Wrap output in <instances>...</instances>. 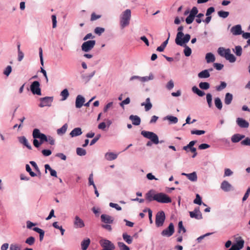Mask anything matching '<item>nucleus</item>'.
<instances>
[{"mask_svg": "<svg viewBox=\"0 0 250 250\" xmlns=\"http://www.w3.org/2000/svg\"><path fill=\"white\" fill-rule=\"evenodd\" d=\"M184 29V26H180L178 29V33L175 39V43L180 46H184V44L188 43L190 39V35L187 34L184 35L182 31Z\"/></svg>", "mask_w": 250, "mask_h": 250, "instance_id": "1", "label": "nucleus"}, {"mask_svg": "<svg viewBox=\"0 0 250 250\" xmlns=\"http://www.w3.org/2000/svg\"><path fill=\"white\" fill-rule=\"evenodd\" d=\"M32 135L34 138L33 145L36 147H39L44 142L47 141V136L45 134L41 133L39 129H34Z\"/></svg>", "mask_w": 250, "mask_h": 250, "instance_id": "2", "label": "nucleus"}, {"mask_svg": "<svg viewBox=\"0 0 250 250\" xmlns=\"http://www.w3.org/2000/svg\"><path fill=\"white\" fill-rule=\"evenodd\" d=\"M131 18V11L129 9L125 10L121 15L120 25L124 28L129 24Z\"/></svg>", "mask_w": 250, "mask_h": 250, "instance_id": "3", "label": "nucleus"}, {"mask_svg": "<svg viewBox=\"0 0 250 250\" xmlns=\"http://www.w3.org/2000/svg\"><path fill=\"white\" fill-rule=\"evenodd\" d=\"M141 134L145 138L150 140V141L154 144L159 143V138L157 134L153 132L143 130Z\"/></svg>", "mask_w": 250, "mask_h": 250, "instance_id": "4", "label": "nucleus"}, {"mask_svg": "<svg viewBox=\"0 0 250 250\" xmlns=\"http://www.w3.org/2000/svg\"><path fill=\"white\" fill-rule=\"evenodd\" d=\"M154 200L161 203H169L171 202V198L167 194L160 192L156 193Z\"/></svg>", "mask_w": 250, "mask_h": 250, "instance_id": "5", "label": "nucleus"}, {"mask_svg": "<svg viewBox=\"0 0 250 250\" xmlns=\"http://www.w3.org/2000/svg\"><path fill=\"white\" fill-rule=\"evenodd\" d=\"M166 219L165 212L163 211H159L156 215L155 219V224L157 227H161L163 225Z\"/></svg>", "mask_w": 250, "mask_h": 250, "instance_id": "6", "label": "nucleus"}, {"mask_svg": "<svg viewBox=\"0 0 250 250\" xmlns=\"http://www.w3.org/2000/svg\"><path fill=\"white\" fill-rule=\"evenodd\" d=\"M96 42L94 40H90L84 42L82 45V49L84 52H88L95 46Z\"/></svg>", "mask_w": 250, "mask_h": 250, "instance_id": "7", "label": "nucleus"}, {"mask_svg": "<svg viewBox=\"0 0 250 250\" xmlns=\"http://www.w3.org/2000/svg\"><path fill=\"white\" fill-rule=\"evenodd\" d=\"M40 83L38 81H34L32 83L30 86V89L33 94L38 95H41V90L40 88Z\"/></svg>", "mask_w": 250, "mask_h": 250, "instance_id": "8", "label": "nucleus"}, {"mask_svg": "<svg viewBox=\"0 0 250 250\" xmlns=\"http://www.w3.org/2000/svg\"><path fill=\"white\" fill-rule=\"evenodd\" d=\"M174 232V227L173 223H171L169 224L168 227L166 229H164L161 234L163 236L170 237Z\"/></svg>", "mask_w": 250, "mask_h": 250, "instance_id": "9", "label": "nucleus"}, {"mask_svg": "<svg viewBox=\"0 0 250 250\" xmlns=\"http://www.w3.org/2000/svg\"><path fill=\"white\" fill-rule=\"evenodd\" d=\"M41 103L39 104V106L41 107L46 106H50L51 103L52 102L53 99L50 97H46L44 98H42L40 99Z\"/></svg>", "mask_w": 250, "mask_h": 250, "instance_id": "10", "label": "nucleus"}, {"mask_svg": "<svg viewBox=\"0 0 250 250\" xmlns=\"http://www.w3.org/2000/svg\"><path fill=\"white\" fill-rule=\"evenodd\" d=\"M74 227L76 229L82 228L85 226L83 221L78 216H76L74 219Z\"/></svg>", "mask_w": 250, "mask_h": 250, "instance_id": "11", "label": "nucleus"}, {"mask_svg": "<svg viewBox=\"0 0 250 250\" xmlns=\"http://www.w3.org/2000/svg\"><path fill=\"white\" fill-rule=\"evenodd\" d=\"M189 215L191 218H194L197 220L202 218V215L199 207L196 208L193 211H190Z\"/></svg>", "mask_w": 250, "mask_h": 250, "instance_id": "12", "label": "nucleus"}, {"mask_svg": "<svg viewBox=\"0 0 250 250\" xmlns=\"http://www.w3.org/2000/svg\"><path fill=\"white\" fill-rule=\"evenodd\" d=\"M100 243L103 249H115L114 245L109 240L106 239L102 240Z\"/></svg>", "mask_w": 250, "mask_h": 250, "instance_id": "13", "label": "nucleus"}, {"mask_svg": "<svg viewBox=\"0 0 250 250\" xmlns=\"http://www.w3.org/2000/svg\"><path fill=\"white\" fill-rule=\"evenodd\" d=\"M230 32L234 36L241 35L243 33L241 25L237 24L232 26Z\"/></svg>", "mask_w": 250, "mask_h": 250, "instance_id": "14", "label": "nucleus"}, {"mask_svg": "<svg viewBox=\"0 0 250 250\" xmlns=\"http://www.w3.org/2000/svg\"><path fill=\"white\" fill-rule=\"evenodd\" d=\"M101 218L102 221L104 223L112 224L113 222V218L108 215L102 214Z\"/></svg>", "mask_w": 250, "mask_h": 250, "instance_id": "15", "label": "nucleus"}, {"mask_svg": "<svg viewBox=\"0 0 250 250\" xmlns=\"http://www.w3.org/2000/svg\"><path fill=\"white\" fill-rule=\"evenodd\" d=\"M84 102V98L82 96L79 95L76 99V107L78 108H81L83 105Z\"/></svg>", "mask_w": 250, "mask_h": 250, "instance_id": "16", "label": "nucleus"}, {"mask_svg": "<svg viewBox=\"0 0 250 250\" xmlns=\"http://www.w3.org/2000/svg\"><path fill=\"white\" fill-rule=\"evenodd\" d=\"M221 189L225 191H229L232 189V186L227 181H223L221 184Z\"/></svg>", "mask_w": 250, "mask_h": 250, "instance_id": "17", "label": "nucleus"}, {"mask_svg": "<svg viewBox=\"0 0 250 250\" xmlns=\"http://www.w3.org/2000/svg\"><path fill=\"white\" fill-rule=\"evenodd\" d=\"M224 57L230 62H234L236 61V58L233 54H231L229 49H227V52L225 54Z\"/></svg>", "mask_w": 250, "mask_h": 250, "instance_id": "18", "label": "nucleus"}, {"mask_svg": "<svg viewBox=\"0 0 250 250\" xmlns=\"http://www.w3.org/2000/svg\"><path fill=\"white\" fill-rule=\"evenodd\" d=\"M129 118L132 121V124L135 125H139L141 123V119L137 115H131Z\"/></svg>", "mask_w": 250, "mask_h": 250, "instance_id": "19", "label": "nucleus"}, {"mask_svg": "<svg viewBox=\"0 0 250 250\" xmlns=\"http://www.w3.org/2000/svg\"><path fill=\"white\" fill-rule=\"evenodd\" d=\"M155 196H156V193H155V191L151 190L146 193V198L148 202H151L154 200Z\"/></svg>", "mask_w": 250, "mask_h": 250, "instance_id": "20", "label": "nucleus"}, {"mask_svg": "<svg viewBox=\"0 0 250 250\" xmlns=\"http://www.w3.org/2000/svg\"><path fill=\"white\" fill-rule=\"evenodd\" d=\"M19 141L20 143L23 144L26 147H27L29 149H31L32 147L31 145L29 144L27 140L24 136H21L18 138Z\"/></svg>", "mask_w": 250, "mask_h": 250, "instance_id": "21", "label": "nucleus"}, {"mask_svg": "<svg viewBox=\"0 0 250 250\" xmlns=\"http://www.w3.org/2000/svg\"><path fill=\"white\" fill-rule=\"evenodd\" d=\"M236 122L238 125L241 127L247 128L249 126V123L242 118H237Z\"/></svg>", "mask_w": 250, "mask_h": 250, "instance_id": "22", "label": "nucleus"}, {"mask_svg": "<svg viewBox=\"0 0 250 250\" xmlns=\"http://www.w3.org/2000/svg\"><path fill=\"white\" fill-rule=\"evenodd\" d=\"M141 105L145 106V110L146 111L149 110L152 107V105L150 103V98H146V103H142L141 104Z\"/></svg>", "mask_w": 250, "mask_h": 250, "instance_id": "23", "label": "nucleus"}, {"mask_svg": "<svg viewBox=\"0 0 250 250\" xmlns=\"http://www.w3.org/2000/svg\"><path fill=\"white\" fill-rule=\"evenodd\" d=\"M183 175H185L186 177L191 181H196L197 179V175L195 172H193L191 173L187 174L185 173H183L182 174Z\"/></svg>", "mask_w": 250, "mask_h": 250, "instance_id": "24", "label": "nucleus"}, {"mask_svg": "<svg viewBox=\"0 0 250 250\" xmlns=\"http://www.w3.org/2000/svg\"><path fill=\"white\" fill-rule=\"evenodd\" d=\"M245 137L243 135H240L239 134H235L233 135L231 137V141L233 143H237L241 141L242 139Z\"/></svg>", "mask_w": 250, "mask_h": 250, "instance_id": "25", "label": "nucleus"}, {"mask_svg": "<svg viewBox=\"0 0 250 250\" xmlns=\"http://www.w3.org/2000/svg\"><path fill=\"white\" fill-rule=\"evenodd\" d=\"M82 134L81 128L80 127L75 128L73 129L70 133L72 137L80 135Z\"/></svg>", "mask_w": 250, "mask_h": 250, "instance_id": "26", "label": "nucleus"}, {"mask_svg": "<svg viewBox=\"0 0 250 250\" xmlns=\"http://www.w3.org/2000/svg\"><path fill=\"white\" fill-rule=\"evenodd\" d=\"M105 158L108 161H112L117 158V154L113 152H107L105 154Z\"/></svg>", "mask_w": 250, "mask_h": 250, "instance_id": "27", "label": "nucleus"}, {"mask_svg": "<svg viewBox=\"0 0 250 250\" xmlns=\"http://www.w3.org/2000/svg\"><path fill=\"white\" fill-rule=\"evenodd\" d=\"M90 243V240L89 238L83 240L81 242V247L83 250H86Z\"/></svg>", "mask_w": 250, "mask_h": 250, "instance_id": "28", "label": "nucleus"}, {"mask_svg": "<svg viewBox=\"0 0 250 250\" xmlns=\"http://www.w3.org/2000/svg\"><path fill=\"white\" fill-rule=\"evenodd\" d=\"M206 60L208 63H210L214 62L215 60V58L212 53H208L206 55Z\"/></svg>", "mask_w": 250, "mask_h": 250, "instance_id": "29", "label": "nucleus"}, {"mask_svg": "<svg viewBox=\"0 0 250 250\" xmlns=\"http://www.w3.org/2000/svg\"><path fill=\"white\" fill-rule=\"evenodd\" d=\"M198 76L200 78H208L209 77L210 74L208 70H204L199 73Z\"/></svg>", "mask_w": 250, "mask_h": 250, "instance_id": "30", "label": "nucleus"}, {"mask_svg": "<svg viewBox=\"0 0 250 250\" xmlns=\"http://www.w3.org/2000/svg\"><path fill=\"white\" fill-rule=\"evenodd\" d=\"M169 37H170V33H168V37L166 41H165L164 42H163V43L160 46H159L157 48V49H156L157 51H159V52H162L164 51V50L165 49V47H166L168 43V41Z\"/></svg>", "mask_w": 250, "mask_h": 250, "instance_id": "31", "label": "nucleus"}, {"mask_svg": "<svg viewBox=\"0 0 250 250\" xmlns=\"http://www.w3.org/2000/svg\"><path fill=\"white\" fill-rule=\"evenodd\" d=\"M233 96L232 95L229 93H226L225 98V104L229 105L230 104L232 100Z\"/></svg>", "mask_w": 250, "mask_h": 250, "instance_id": "32", "label": "nucleus"}, {"mask_svg": "<svg viewBox=\"0 0 250 250\" xmlns=\"http://www.w3.org/2000/svg\"><path fill=\"white\" fill-rule=\"evenodd\" d=\"M33 230L34 231H36V232H37L39 233V234H40V241H42V240L43 238V237H44V231L42 229H40L39 228H36H36H34L33 229Z\"/></svg>", "mask_w": 250, "mask_h": 250, "instance_id": "33", "label": "nucleus"}, {"mask_svg": "<svg viewBox=\"0 0 250 250\" xmlns=\"http://www.w3.org/2000/svg\"><path fill=\"white\" fill-rule=\"evenodd\" d=\"M192 91L197 94L198 96L202 97L205 95V93L204 91L199 89L196 86H194L192 88Z\"/></svg>", "mask_w": 250, "mask_h": 250, "instance_id": "34", "label": "nucleus"}, {"mask_svg": "<svg viewBox=\"0 0 250 250\" xmlns=\"http://www.w3.org/2000/svg\"><path fill=\"white\" fill-rule=\"evenodd\" d=\"M214 104L215 106L219 109L221 110L222 108V103L220 99L218 97L214 99Z\"/></svg>", "mask_w": 250, "mask_h": 250, "instance_id": "35", "label": "nucleus"}, {"mask_svg": "<svg viewBox=\"0 0 250 250\" xmlns=\"http://www.w3.org/2000/svg\"><path fill=\"white\" fill-rule=\"evenodd\" d=\"M123 239L128 244L132 242V237L126 233H124L123 234Z\"/></svg>", "mask_w": 250, "mask_h": 250, "instance_id": "36", "label": "nucleus"}, {"mask_svg": "<svg viewBox=\"0 0 250 250\" xmlns=\"http://www.w3.org/2000/svg\"><path fill=\"white\" fill-rule=\"evenodd\" d=\"M154 79V76L152 73H150L149 76L142 77L140 78V81L142 82H147Z\"/></svg>", "mask_w": 250, "mask_h": 250, "instance_id": "37", "label": "nucleus"}, {"mask_svg": "<svg viewBox=\"0 0 250 250\" xmlns=\"http://www.w3.org/2000/svg\"><path fill=\"white\" fill-rule=\"evenodd\" d=\"M67 125L65 124L61 128L58 129L57 131L58 134L62 135L65 133L67 130Z\"/></svg>", "mask_w": 250, "mask_h": 250, "instance_id": "38", "label": "nucleus"}, {"mask_svg": "<svg viewBox=\"0 0 250 250\" xmlns=\"http://www.w3.org/2000/svg\"><path fill=\"white\" fill-rule=\"evenodd\" d=\"M183 46H184V47H185V49L184 50V53L186 57L189 56L191 54V49H190V47H189L188 46H187L185 44H184Z\"/></svg>", "mask_w": 250, "mask_h": 250, "instance_id": "39", "label": "nucleus"}, {"mask_svg": "<svg viewBox=\"0 0 250 250\" xmlns=\"http://www.w3.org/2000/svg\"><path fill=\"white\" fill-rule=\"evenodd\" d=\"M61 96L62 97V101L65 100L69 96V92L67 89H63L61 93Z\"/></svg>", "mask_w": 250, "mask_h": 250, "instance_id": "40", "label": "nucleus"}, {"mask_svg": "<svg viewBox=\"0 0 250 250\" xmlns=\"http://www.w3.org/2000/svg\"><path fill=\"white\" fill-rule=\"evenodd\" d=\"M199 86L201 89L205 90L208 89L210 86L209 83L207 82H201Z\"/></svg>", "mask_w": 250, "mask_h": 250, "instance_id": "41", "label": "nucleus"}, {"mask_svg": "<svg viewBox=\"0 0 250 250\" xmlns=\"http://www.w3.org/2000/svg\"><path fill=\"white\" fill-rule=\"evenodd\" d=\"M76 152L77 155L79 156H84L86 154L85 150L81 147H78L77 148Z\"/></svg>", "mask_w": 250, "mask_h": 250, "instance_id": "42", "label": "nucleus"}, {"mask_svg": "<svg viewBox=\"0 0 250 250\" xmlns=\"http://www.w3.org/2000/svg\"><path fill=\"white\" fill-rule=\"evenodd\" d=\"M218 15L221 18H226L229 15V12L224 11H220L218 12Z\"/></svg>", "mask_w": 250, "mask_h": 250, "instance_id": "43", "label": "nucleus"}, {"mask_svg": "<svg viewBox=\"0 0 250 250\" xmlns=\"http://www.w3.org/2000/svg\"><path fill=\"white\" fill-rule=\"evenodd\" d=\"M118 245L121 250H129V248L125 245L123 242H118Z\"/></svg>", "mask_w": 250, "mask_h": 250, "instance_id": "44", "label": "nucleus"}, {"mask_svg": "<svg viewBox=\"0 0 250 250\" xmlns=\"http://www.w3.org/2000/svg\"><path fill=\"white\" fill-rule=\"evenodd\" d=\"M207 101L208 104V105L209 107H211L212 106V96L210 93H208L207 94L206 96Z\"/></svg>", "mask_w": 250, "mask_h": 250, "instance_id": "45", "label": "nucleus"}, {"mask_svg": "<svg viewBox=\"0 0 250 250\" xmlns=\"http://www.w3.org/2000/svg\"><path fill=\"white\" fill-rule=\"evenodd\" d=\"M35 239L34 237L33 236H30L29 237H28L26 240H25V243L27 244H28L29 245H33L34 243H35Z\"/></svg>", "mask_w": 250, "mask_h": 250, "instance_id": "46", "label": "nucleus"}, {"mask_svg": "<svg viewBox=\"0 0 250 250\" xmlns=\"http://www.w3.org/2000/svg\"><path fill=\"white\" fill-rule=\"evenodd\" d=\"M166 118L171 123L176 124L178 122V118L176 117L167 116Z\"/></svg>", "mask_w": 250, "mask_h": 250, "instance_id": "47", "label": "nucleus"}, {"mask_svg": "<svg viewBox=\"0 0 250 250\" xmlns=\"http://www.w3.org/2000/svg\"><path fill=\"white\" fill-rule=\"evenodd\" d=\"M181 231H183V233L186 232V229L183 225V222L182 221H180L178 223V232L180 233Z\"/></svg>", "mask_w": 250, "mask_h": 250, "instance_id": "48", "label": "nucleus"}, {"mask_svg": "<svg viewBox=\"0 0 250 250\" xmlns=\"http://www.w3.org/2000/svg\"><path fill=\"white\" fill-rule=\"evenodd\" d=\"M104 32V28L102 27H97L94 30L95 33L98 35H101Z\"/></svg>", "mask_w": 250, "mask_h": 250, "instance_id": "49", "label": "nucleus"}, {"mask_svg": "<svg viewBox=\"0 0 250 250\" xmlns=\"http://www.w3.org/2000/svg\"><path fill=\"white\" fill-rule=\"evenodd\" d=\"M193 202L194 204H198L199 205H200L202 204V199H201V197H200V196L198 194H196V198L194 199Z\"/></svg>", "mask_w": 250, "mask_h": 250, "instance_id": "50", "label": "nucleus"}, {"mask_svg": "<svg viewBox=\"0 0 250 250\" xmlns=\"http://www.w3.org/2000/svg\"><path fill=\"white\" fill-rule=\"evenodd\" d=\"M12 71V67L10 65H8L3 71V74L6 76H8Z\"/></svg>", "mask_w": 250, "mask_h": 250, "instance_id": "51", "label": "nucleus"}, {"mask_svg": "<svg viewBox=\"0 0 250 250\" xmlns=\"http://www.w3.org/2000/svg\"><path fill=\"white\" fill-rule=\"evenodd\" d=\"M194 18L195 17L189 14V16L186 19V23L188 24H191L193 22Z\"/></svg>", "mask_w": 250, "mask_h": 250, "instance_id": "52", "label": "nucleus"}, {"mask_svg": "<svg viewBox=\"0 0 250 250\" xmlns=\"http://www.w3.org/2000/svg\"><path fill=\"white\" fill-rule=\"evenodd\" d=\"M242 49L240 46H236L235 47V54L238 56H240L242 55Z\"/></svg>", "mask_w": 250, "mask_h": 250, "instance_id": "53", "label": "nucleus"}, {"mask_svg": "<svg viewBox=\"0 0 250 250\" xmlns=\"http://www.w3.org/2000/svg\"><path fill=\"white\" fill-rule=\"evenodd\" d=\"M218 52L220 56L224 57L225 54L227 52V49H225L223 47H220L218 50Z\"/></svg>", "mask_w": 250, "mask_h": 250, "instance_id": "54", "label": "nucleus"}, {"mask_svg": "<svg viewBox=\"0 0 250 250\" xmlns=\"http://www.w3.org/2000/svg\"><path fill=\"white\" fill-rule=\"evenodd\" d=\"M10 250H21L20 246L16 244H12L10 246Z\"/></svg>", "mask_w": 250, "mask_h": 250, "instance_id": "55", "label": "nucleus"}, {"mask_svg": "<svg viewBox=\"0 0 250 250\" xmlns=\"http://www.w3.org/2000/svg\"><path fill=\"white\" fill-rule=\"evenodd\" d=\"M191 133L192 134H196L198 135H202L205 133V131L204 130H191Z\"/></svg>", "mask_w": 250, "mask_h": 250, "instance_id": "56", "label": "nucleus"}, {"mask_svg": "<svg viewBox=\"0 0 250 250\" xmlns=\"http://www.w3.org/2000/svg\"><path fill=\"white\" fill-rule=\"evenodd\" d=\"M227 86V84L225 82H222L221 83L220 85L216 87V90L217 91H220L223 89H224Z\"/></svg>", "mask_w": 250, "mask_h": 250, "instance_id": "57", "label": "nucleus"}, {"mask_svg": "<svg viewBox=\"0 0 250 250\" xmlns=\"http://www.w3.org/2000/svg\"><path fill=\"white\" fill-rule=\"evenodd\" d=\"M101 17V15H96L95 13H92L91 15L90 20L91 21H95Z\"/></svg>", "mask_w": 250, "mask_h": 250, "instance_id": "58", "label": "nucleus"}, {"mask_svg": "<svg viewBox=\"0 0 250 250\" xmlns=\"http://www.w3.org/2000/svg\"><path fill=\"white\" fill-rule=\"evenodd\" d=\"M198 12V10L197 8L194 6L192 8L189 14L194 17H195V16L197 14Z\"/></svg>", "mask_w": 250, "mask_h": 250, "instance_id": "59", "label": "nucleus"}, {"mask_svg": "<svg viewBox=\"0 0 250 250\" xmlns=\"http://www.w3.org/2000/svg\"><path fill=\"white\" fill-rule=\"evenodd\" d=\"M215 11L214 8L213 7H210L208 8L206 14L207 16H210L212 13H213Z\"/></svg>", "mask_w": 250, "mask_h": 250, "instance_id": "60", "label": "nucleus"}, {"mask_svg": "<svg viewBox=\"0 0 250 250\" xmlns=\"http://www.w3.org/2000/svg\"><path fill=\"white\" fill-rule=\"evenodd\" d=\"M241 144L244 146H250V138L247 137L244 140H243Z\"/></svg>", "mask_w": 250, "mask_h": 250, "instance_id": "61", "label": "nucleus"}, {"mask_svg": "<svg viewBox=\"0 0 250 250\" xmlns=\"http://www.w3.org/2000/svg\"><path fill=\"white\" fill-rule=\"evenodd\" d=\"M109 206L112 208H115L117 210H121L122 209V208L117 204L110 203Z\"/></svg>", "mask_w": 250, "mask_h": 250, "instance_id": "62", "label": "nucleus"}, {"mask_svg": "<svg viewBox=\"0 0 250 250\" xmlns=\"http://www.w3.org/2000/svg\"><path fill=\"white\" fill-rule=\"evenodd\" d=\"M42 153L44 156H48L51 154L52 152L49 149H43L42 151Z\"/></svg>", "mask_w": 250, "mask_h": 250, "instance_id": "63", "label": "nucleus"}, {"mask_svg": "<svg viewBox=\"0 0 250 250\" xmlns=\"http://www.w3.org/2000/svg\"><path fill=\"white\" fill-rule=\"evenodd\" d=\"M213 66L218 70H221L224 67L223 64L218 63H214Z\"/></svg>", "mask_w": 250, "mask_h": 250, "instance_id": "64", "label": "nucleus"}]
</instances>
